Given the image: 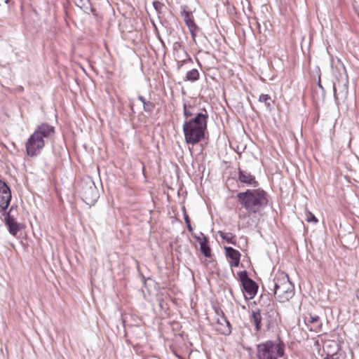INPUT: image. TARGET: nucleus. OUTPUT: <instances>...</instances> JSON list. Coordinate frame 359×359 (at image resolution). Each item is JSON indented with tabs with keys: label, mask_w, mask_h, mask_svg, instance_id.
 Wrapping results in <instances>:
<instances>
[{
	"label": "nucleus",
	"mask_w": 359,
	"mask_h": 359,
	"mask_svg": "<svg viewBox=\"0 0 359 359\" xmlns=\"http://www.w3.org/2000/svg\"><path fill=\"white\" fill-rule=\"evenodd\" d=\"M208 114L198 113L193 118L184 121L183 132L187 144L194 145L201 141L205 137L207 128Z\"/></svg>",
	"instance_id": "nucleus-1"
},
{
	"label": "nucleus",
	"mask_w": 359,
	"mask_h": 359,
	"mask_svg": "<svg viewBox=\"0 0 359 359\" xmlns=\"http://www.w3.org/2000/svg\"><path fill=\"white\" fill-rule=\"evenodd\" d=\"M54 127L46 123L37 126L26 142L27 155L32 157L38 155L44 147V139L51 137L54 134Z\"/></svg>",
	"instance_id": "nucleus-2"
},
{
	"label": "nucleus",
	"mask_w": 359,
	"mask_h": 359,
	"mask_svg": "<svg viewBox=\"0 0 359 359\" xmlns=\"http://www.w3.org/2000/svg\"><path fill=\"white\" fill-rule=\"evenodd\" d=\"M269 288L273 292L275 298L280 302L289 301L294 294V287L284 272H278L269 283Z\"/></svg>",
	"instance_id": "nucleus-3"
},
{
	"label": "nucleus",
	"mask_w": 359,
	"mask_h": 359,
	"mask_svg": "<svg viewBox=\"0 0 359 359\" xmlns=\"http://www.w3.org/2000/svg\"><path fill=\"white\" fill-rule=\"evenodd\" d=\"M237 198L248 212L254 214L259 212L267 204L266 193L261 189H248L238 193Z\"/></svg>",
	"instance_id": "nucleus-4"
},
{
	"label": "nucleus",
	"mask_w": 359,
	"mask_h": 359,
	"mask_svg": "<svg viewBox=\"0 0 359 359\" xmlns=\"http://www.w3.org/2000/svg\"><path fill=\"white\" fill-rule=\"evenodd\" d=\"M284 353V347L278 341H267L257 346V359H278Z\"/></svg>",
	"instance_id": "nucleus-5"
},
{
	"label": "nucleus",
	"mask_w": 359,
	"mask_h": 359,
	"mask_svg": "<svg viewBox=\"0 0 359 359\" xmlns=\"http://www.w3.org/2000/svg\"><path fill=\"white\" fill-rule=\"evenodd\" d=\"M80 186V192L83 200L88 205H93L99 198V193L94 182L88 177L82 180Z\"/></svg>",
	"instance_id": "nucleus-6"
},
{
	"label": "nucleus",
	"mask_w": 359,
	"mask_h": 359,
	"mask_svg": "<svg viewBox=\"0 0 359 359\" xmlns=\"http://www.w3.org/2000/svg\"><path fill=\"white\" fill-rule=\"evenodd\" d=\"M238 276L241 282L243 289L248 296V298H253L256 294L258 288L256 283L248 276L246 271H241L238 273Z\"/></svg>",
	"instance_id": "nucleus-7"
},
{
	"label": "nucleus",
	"mask_w": 359,
	"mask_h": 359,
	"mask_svg": "<svg viewBox=\"0 0 359 359\" xmlns=\"http://www.w3.org/2000/svg\"><path fill=\"white\" fill-rule=\"evenodd\" d=\"M323 353L325 356L324 359H339L341 353L339 352V345L336 341L327 340L323 345Z\"/></svg>",
	"instance_id": "nucleus-8"
},
{
	"label": "nucleus",
	"mask_w": 359,
	"mask_h": 359,
	"mask_svg": "<svg viewBox=\"0 0 359 359\" xmlns=\"http://www.w3.org/2000/svg\"><path fill=\"white\" fill-rule=\"evenodd\" d=\"M11 199L10 189L5 182L0 181V209L4 211L9 205Z\"/></svg>",
	"instance_id": "nucleus-9"
},
{
	"label": "nucleus",
	"mask_w": 359,
	"mask_h": 359,
	"mask_svg": "<svg viewBox=\"0 0 359 359\" xmlns=\"http://www.w3.org/2000/svg\"><path fill=\"white\" fill-rule=\"evenodd\" d=\"M304 321L308 329L314 332L321 331L322 323L317 315H309L304 317Z\"/></svg>",
	"instance_id": "nucleus-10"
},
{
	"label": "nucleus",
	"mask_w": 359,
	"mask_h": 359,
	"mask_svg": "<svg viewBox=\"0 0 359 359\" xmlns=\"http://www.w3.org/2000/svg\"><path fill=\"white\" fill-rule=\"evenodd\" d=\"M250 321L255 327L256 331H259L263 325H265V318L262 317L259 309L253 310L251 313Z\"/></svg>",
	"instance_id": "nucleus-11"
},
{
	"label": "nucleus",
	"mask_w": 359,
	"mask_h": 359,
	"mask_svg": "<svg viewBox=\"0 0 359 359\" xmlns=\"http://www.w3.org/2000/svg\"><path fill=\"white\" fill-rule=\"evenodd\" d=\"M238 180L243 184L247 185H251L252 187H257L258 185L257 182L255 180L254 176L250 172L239 169Z\"/></svg>",
	"instance_id": "nucleus-12"
},
{
	"label": "nucleus",
	"mask_w": 359,
	"mask_h": 359,
	"mask_svg": "<svg viewBox=\"0 0 359 359\" xmlns=\"http://www.w3.org/2000/svg\"><path fill=\"white\" fill-rule=\"evenodd\" d=\"M225 251L226 257H228L231 259V266H238L240 262V252L231 247H226Z\"/></svg>",
	"instance_id": "nucleus-13"
},
{
	"label": "nucleus",
	"mask_w": 359,
	"mask_h": 359,
	"mask_svg": "<svg viewBox=\"0 0 359 359\" xmlns=\"http://www.w3.org/2000/svg\"><path fill=\"white\" fill-rule=\"evenodd\" d=\"M334 97L336 100H345L348 95V86L346 84L333 85Z\"/></svg>",
	"instance_id": "nucleus-14"
},
{
	"label": "nucleus",
	"mask_w": 359,
	"mask_h": 359,
	"mask_svg": "<svg viewBox=\"0 0 359 359\" xmlns=\"http://www.w3.org/2000/svg\"><path fill=\"white\" fill-rule=\"evenodd\" d=\"M252 212H248V214H245L239 216V226L242 228H249L255 223V216Z\"/></svg>",
	"instance_id": "nucleus-15"
},
{
	"label": "nucleus",
	"mask_w": 359,
	"mask_h": 359,
	"mask_svg": "<svg viewBox=\"0 0 359 359\" xmlns=\"http://www.w3.org/2000/svg\"><path fill=\"white\" fill-rule=\"evenodd\" d=\"M197 241L200 244L201 252L205 257H210L211 256V250L208 245L207 237L203 233H201L200 236L197 237Z\"/></svg>",
	"instance_id": "nucleus-16"
},
{
	"label": "nucleus",
	"mask_w": 359,
	"mask_h": 359,
	"mask_svg": "<svg viewBox=\"0 0 359 359\" xmlns=\"http://www.w3.org/2000/svg\"><path fill=\"white\" fill-rule=\"evenodd\" d=\"M278 316V314L277 311L273 309H270L264 313V318H265V325L267 328H269L276 324Z\"/></svg>",
	"instance_id": "nucleus-17"
},
{
	"label": "nucleus",
	"mask_w": 359,
	"mask_h": 359,
	"mask_svg": "<svg viewBox=\"0 0 359 359\" xmlns=\"http://www.w3.org/2000/svg\"><path fill=\"white\" fill-rule=\"evenodd\" d=\"M5 222L10 233L13 236H15L20 229L19 224L9 215L5 217Z\"/></svg>",
	"instance_id": "nucleus-18"
},
{
	"label": "nucleus",
	"mask_w": 359,
	"mask_h": 359,
	"mask_svg": "<svg viewBox=\"0 0 359 359\" xmlns=\"http://www.w3.org/2000/svg\"><path fill=\"white\" fill-rule=\"evenodd\" d=\"M75 4L77 7H79L81 11H83L86 13H90L93 11V8L91 7V4L89 0H74Z\"/></svg>",
	"instance_id": "nucleus-19"
},
{
	"label": "nucleus",
	"mask_w": 359,
	"mask_h": 359,
	"mask_svg": "<svg viewBox=\"0 0 359 359\" xmlns=\"http://www.w3.org/2000/svg\"><path fill=\"white\" fill-rule=\"evenodd\" d=\"M199 77V73L197 69H193L189 71L186 74V81H195L198 80Z\"/></svg>",
	"instance_id": "nucleus-20"
},
{
	"label": "nucleus",
	"mask_w": 359,
	"mask_h": 359,
	"mask_svg": "<svg viewBox=\"0 0 359 359\" xmlns=\"http://www.w3.org/2000/svg\"><path fill=\"white\" fill-rule=\"evenodd\" d=\"M219 236L224 240H226L229 243L235 244L236 241L234 236H232L231 234L228 233H224L222 231H219Z\"/></svg>",
	"instance_id": "nucleus-21"
},
{
	"label": "nucleus",
	"mask_w": 359,
	"mask_h": 359,
	"mask_svg": "<svg viewBox=\"0 0 359 359\" xmlns=\"http://www.w3.org/2000/svg\"><path fill=\"white\" fill-rule=\"evenodd\" d=\"M194 107L191 106H187L186 104H184L183 106V113L184 116L186 118H188L189 117H191L193 116Z\"/></svg>",
	"instance_id": "nucleus-22"
},
{
	"label": "nucleus",
	"mask_w": 359,
	"mask_h": 359,
	"mask_svg": "<svg viewBox=\"0 0 359 359\" xmlns=\"http://www.w3.org/2000/svg\"><path fill=\"white\" fill-rule=\"evenodd\" d=\"M222 320L225 323V326L221 330V332L224 334H229L231 333V327L229 323L225 319L222 318Z\"/></svg>",
	"instance_id": "nucleus-23"
},
{
	"label": "nucleus",
	"mask_w": 359,
	"mask_h": 359,
	"mask_svg": "<svg viewBox=\"0 0 359 359\" xmlns=\"http://www.w3.org/2000/svg\"><path fill=\"white\" fill-rule=\"evenodd\" d=\"M186 23L189 28V30L192 34V36L194 37V35H195L194 31L196 29V26L195 23L191 20H186Z\"/></svg>",
	"instance_id": "nucleus-24"
},
{
	"label": "nucleus",
	"mask_w": 359,
	"mask_h": 359,
	"mask_svg": "<svg viewBox=\"0 0 359 359\" xmlns=\"http://www.w3.org/2000/svg\"><path fill=\"white\" fill-rule=\"evenodd\" d=\"M143 107L146 111H151L154 109V106L152 102L149 101H146L143 104Z\"/></svg>",
	"instance_id": "nucleus-25"
},
{
	"label": "nucleus",
	"mask_w": 359,
	"mask_h": 359,
	"mask_svg": "<svg viewBox=\"0 0 359 359\" xmlns=\"http://www.w3.org/2000/svg\"><path fill=\"white\" fill-rule=\"evenodd\" d=\"M271 99L270 96L266 94H262L259 96V100L262 102L266 103L267 105H269L268 101Z\"/></svg>",
	"instance_id": "nucleus-26"
},
{
	"label": "nucleus",
	"mask_w": 359,
	"mask_h": 359,
	"mask_svg": "<svg viewBox=\"0 0 359 359\" xmlns=\"http://www.w3.org/2000/svg\"><path fill=\"white\" fill-rule=\"evenodd\" d=\"M306 219L308 222H313L314 223H316L318 222L316 217L311 212H308Z\"/></svg>",
	"instance_id": "nucleus-27"
},
{
	"label": "nucleus",
	"mask_w": 359,
	"mask_h": 359,
	"mask_svg": "<svg viewBox=\"0 0 359 359\" xmlns=\"http://www.w3.org/2000/svg\"><path fill=\"white\" fill-rule=\"evenodd\" d=\"M184 221L186 222V224L187 226V228H188L189 231H192V227L191 226V222H190L189 216L185 212L184 214Z\"/></svg>",
	"instance_id": "nucleus-28"
},
{
	"label": "nucleus",
	"mask_w": 359,
	"mask_h": 359,
	"mask_svg": "<svg viewBox=\"0 0 359 359\" xmlns=\"http://www.w3.org/2000/svg\"><path fill=\"white\" fill-rule=\"evenodd\" d=\"M138 99L144 104L147 100L146 99L142 96V95H139L138 96Z\"/></svg>",
	"instance_id": "nucleus-29"
},
{
	"label": "nucleus",
	"mask_w": 359,
	"mask_h": 359,
	"mask_svg": "<svg viewBox=\"0 0 359 359\" xmlns=\"http://www.w3.org/2000/svg\"><path fill=\"white\" fill-rule=\"evenodd\" d=\"M9 0H0V6L1 5V3H4L6 4H8Z\"/></svg>",
	"instance_id": "nucleus-30"
},
{
	"label": "nucleus",
	"mask_w": 359,
	"mask_h": 359,
	"mask_svg": "<svg viewBox=\"0 0 359 359\" xmlns=\"http://www.w3.org/2000/svg\"><path fill=\"white\" fill-rule=\"evenodd\" d=\"M158 5H160L159 2H158V1L154 2V6L155 8H157Z\"/></svg>",
	"instance_id": "nucleus-31"
},
{
	"label": "nucleus",
	"mask_w": 359,
	"mask_h": 359,
	"mask_svg": "<svg viewBox=\"0 0 359 359\" xmlns=\"http://www.w3.org/2000/svg\"><path fill=\"white\" fill-rule=\"evenodd\" d=\"M175 355H176V356H177L178 358H180V359L181 358H180V356H179V355H178V354H175Z\"/></svg>",
	"instance_id": "nucleus-32"
},
{
	"label": "nucleus",
	"mask_w": 359,
	"mask_h": 359,
	"mask_svg": "<svg viewBox=\"0 0 359 359\" xmlns=\"http://www.w3.org/2000/svg\"><path fill=\"white\" fill-rule=\"evenodd\" d=\"M175 355H176V356H177L178 358H180V359L181 358H180V356H179V355H178V354H175Z\"/></svg>",
	"instance_id": "nucleus-33"
},
{
	"label": "nucleus",
	"mask_w": 359,
	"mask_h": 359,
	"mask_svg": "<svg viewBox=\"0 0 359 359\" xmlns=\"http://www.w3.org/2000/svg\"><path fill=\"white\" fill-rule=\"evenodd\" d=\"M315 344H316V345H317V346H318V341H316V342L315 343Z\"/></svg>",
	"instance_id": "nucleus-34"
}]
</instances>
